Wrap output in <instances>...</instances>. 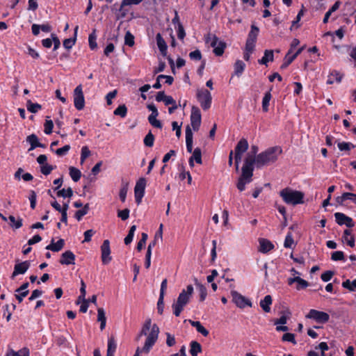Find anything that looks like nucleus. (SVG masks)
<instances>
[{
    "instance_id": "f257e3e1",
    "label": "nucleus",
    "mask_w": 356,
    "mask_h": 356,
    "mask_svg": "<svg viewBox=\"0 0 356 356\" xmlns=\"http://www.w3.org/2000/svg\"><path fill=\"white\" fill-rule=\"evenodd\" d=\"M257 155L254 156L248 153L244 160V163L241 168V175L238 177L236 187L240 191H243L245 189V184L252 181L254 164L257 165Z\"/></svg>"
},
{
    "instance_id": "f03ea898",
    "label": "nucleus",
    "mask_w": 356,
    "mask_h": 356,
    "mask_svg": "<svg viewBox=\"0 0 356 356\" xmlns=\"http://www.w3.org/2000/svg\"><path fill=\"white\" fill-rule=\"evenodd\" d=\"M282 153V149L279 146H275L268 148L264 152L257 154V168H260L262 166L275 163L278 156Z\"/></svg>"
},
{
    "instance_id": "7ed1b4c3",
    "label": "nucleus",
    "mask_w": 356,
    "mask_h": 356,
    "mask_svg": "<svg viewBox=\"0 0 356 356\" xmlns=\"http://www.w3.org/2000/svg\"><path fill=\"white\" fill-rule=\"evenodd\" d=\"M193 293V287L192 285H188L186 290L183 289L179 293L177 300L172 305L173 314L175 316H179L184 307L189 302Z\"/></svg>"
},
{
    "instance_id": "20e7f679",
    "label": "nucleus",
    "mask_w": 356,
    "mask_h": 356,
    "mask_svg": "<svg viewBox=\"0 0 356 356\" xmlns=\"http://www.w3.org/2000/svg\"><path fill=\"white\" fill-rule=\"evenodd\" d=\"M280 195L287 204L297 205L304 202L305 194L299 191L285 188L280 191Z\"/></svg>"
},
{
    "instance_id": "39448f33",
    "label": "nucleus",
    "mask_w": 356,
    "mask_h": 356,
    "mask_svg": "<svg viewBox=\"0 0 356 356\" xmlns=\"http://www.w3.org/2000/svg\"><path fill=\"white\" fill-rule=\"evenodd\" d=\"M159 333V327L156 324H153L151 332L149 334L147 338H146L145 344L143 348L138 347L136 350V353L134 356H139L140 353H144L145 354L149 353L151 348L155 344L158 339Z\"/></svg>"
},
{
    "instance_id": "423d86ee",
    "label": "nucleus",
    "mask_w": 356,
    "mask_h": 356,
    "mask_svg": "<svg viewBox=\"0 0 356 356\" xmlns=\"http://www.w3.org/2000/svg\"><path fill=\"white\" fill-rule=\"evenodd\" d=\"M211 41L210 44L213 47V52L217 56H221L224 54L225 49L227 47V44L224 41H220L219 38L216 35L209 34L206 38V42Z\"/></svg>"
},
{
    "instance_id": "0eeeda50",
    "label": "nucleus",
    "mask_w": 356,
    "mask_h": 356,
    "mask_svg": "<svg viewBox=\"0 0 356 356\" xmlns=\"http://www.w3.org/2000/svg\"><path fill=\"white\" fill-rule=\"evenodd\" d=\"M196 97L203 110L207 111L211 107L212 97L207 89H198Z\"/></svg>"
},
{
    "instance_id": "6e6552de",
    "label": "nucleus",
    "mask_w": 356,
    "mask_h": 356,
    "mask_svg": "<svg viewBox=\"0 0 356 356\" xmlns=\"http://www.w3.org/2000/svg\"><path fill=\"white\" fill-rule=\"evenodd\" d=\"M305 317L306 318L313 319L318 323H325L330 319V316L327 313L314 309H310Z\"/></svg>"
},
{
    "instance_id": "1a4fd4ad",
    "label": "nucleus",
    "mask_w": 356,
    "mask_h": 356,
    "mask_svg": "<svg viewBox=\"0 0 356 356\" xmlns=\"http://www.w3.org/2000/svg\"><path fill=\"white\" fill-rule=\"evenodd\" d=\"M74 104L75 108L81 111L84 108L85 99L82 90V86L80 84L74 90Z\"/></svg>"
},
{
    "instance_id": "9d476101",
    "label": "nucleus",
    "mask_w": 356,
    "mask_h": 356,
    "mask_svg": "<svg viewBox=\"0 0 356 356\" xmlns=\"http://www.w3.org/2000/svg\"><path fill=\"white\" fill-rule=\"evenodd\" d=\"M259 33V29L254 24L251 25L250 31L248 35V38L245 42V46L248 50H251L252 48L255 47V44L257 40V37Z\"/></svg>"
},
{
    "instance_id": "9b49d317",
    "label": "nucleus",
    "mask_w": 356,
    "mask_h": 356,
    "mask_svg": "<svg viewBox=\"0 0 356 356\" xmlns=\"http://www.w3.org/2000/svg\"><path fill=\"white\" fill-rule=\"evenodd\" d=\"M201 112L197 106H193L191 114V124L195 131H198L201 124Z\"/></svg>"
},
{
    "instance_id": "f8f14e48",
    "label": "nucleus",
    "mask_w": 356,
    "mask_h": 356,
    "mask_svg": "<svg viewBox=\"0 0 356 356\" xmlns=\"http://www.w3.org/2000/svg\"><path fill=\"white\" fill-rule=\"evenodd\" d=\"M145 186L146 180L143 177L140 178L136 182L134 188V194L137 204H140L141 202L142 198L145 194Z\"/></svg>"
},
{
    "instance_id": "ddd939ff",
    "label": "nucleus",
    "mask_w": 356,
    "mask_h": 356,
    "mask_svg": "<svg viewBox=\"0 0 356 356\" xmlns=\"http://www.w3.org/2000/svg\"><path fill=\"white\" fill-rule=\"evenodd\" d=\"M101 258L103 264L106 265L112 260L111 256L110 242L108 240H104L101 245Z\"/></svg>"
},
{
    "instance_id": "4468645a",
    "label": "nucleus",
    "mask_w": 356,
    "mask_h": 356,
    "mask_svg": "<svg viewBox=\"0 0 356 356\" xmlns=\"http://www.w3.org/2000/svg\"><path fill=\"white\" fill-rule=\"evenodd\" d=\"M233 302L240 308H244L246 305L251 306V302L246 299L244 296L241 295L237 291H233L231 292Z\"/></svg>"
},
{
    "instance_id": "2eb2a0df",
    "label": "nucleus",
    "mask_w": 356,
    "mask_h": 356,
    "mask_svg": "<svg viewBox=\"0 0 356 356\" xmlns=\"http://www.w3.org/2000/svg\"><path fill=\"white\" fill-rule=\"evenodd\" d=\"M334 217L337 223L339 225H346L348 227H353L354 226L353 219L343 213L337 212L334 213Z\"/></svg>"
},
{
    "instance_id": "dca6fc26",
    "label": "nucleus",
    "mask_w": 356,
    "mask_h": 356,
    "mask_svg": "<svg viewBox=\"0 0 356 356\" xmlns=\"http://www.w3.org/2000/svg\"><path fill=\"white\" fill-rule=\"evenodd\" d=\"M30 261H25L17 263L14 266V270L12 273L11 278L13 279L15 276L19 274H24L30 267Z\"/></svg>"
},
{
    "instance_id": "f3484780",
    "label": "nucleus",
    "mask_w": 356,
    "mask_h": 356,
    "mask_svg": "<svg viewBox=\"0 0 356 356\" xmlns=\"http://www.w3.org/2000/svg\"><path fill=\"white\" fill-rule=\"evenodd\" d=\"M75 255L74 254L70 251L67 250L64 252L61 256L60 259L59 260V262L62 265H71L75 264Z\"/></svg>"
},
{
    "instance_id": "a211bd4d",
    "label": "nucleus",
    "mask_w": 356,
    "mask_h": 356,
    "mask_svg": "<svg viewBox=\"0 0 356 356\" xmlns=\"http://www.w3.org/2000/svg\"><path fill=\"white\" fill-rule=\"evenodd\" d=\"M29 286V282H24L22 284L19 288L15 290V298L18 300L19 302H22L24 298H25L29 294V290L27 288Z\"/></svg>"
},
{
    "instance_id": "6ab92c4d",
    "label": "nucleus",
    "mask_w": 356,
    "mask_h": 356,
    "mask_svg": "<svg viewBox=\"0 0 356 356\" xmlns=\"http://www.w3.org/2000/svg\"><path fill=\"white\" fill-rule=\"evenodd\" d=\"M152 327H153V325H152V320L150 318L146 319L145 323L143 325V327H142L140 332L136 337V340L139 341L140 338L142 336H147V337L149 334L152 331Z\"/></svg>"
},
{
    "instance_id": "aec40b11",
    "label": "nucleus",
    "mask_w": 356,
    "mask_h": 356,
    "mask_svg": "<svg viewBox=\"0 0 356 356\" xmlns=\"http://www.w3.org/2000/svg\"><path fill=\"white\" fill-rule=\"evenodd\" d=\"M143 0H122L119 11L121 12L120 16L117 19L124 18L127 15V10H124V7L130 5H138Z\"/></svg>"
},
{
    "instance_id": "412c9836",
    "label": "nucleus",
    "mask_w": 356,
    "mask_h": 356,
    "mask_svg": "<svg viewBox=\"0 0 356 356\" xmlns=\"http://www.w3.org/2000/svg\"><path fill=\"white\" fill-rule=\"evenodd\" d=\"M259 251L262 253H267L274 248V245L268 239L259 238Z\"/></svg>"
},
{
    "instance_id": "4be33fe9",
    "label": "nucleus",
    "mask_w": 356,
    "mask_h": 356,
    "mask_svg": "<svg viewBox=\"0 0 356 356\" xmlns=\"http://www.w3.org/2000/svg\"><path fill=\"white\" fill-rule=\"evenodd\" d=\"M26 141L29 142L31 145V147L29 149V151L33 150L36 147H42V148L45 147V145L40 143L38 141V136L34 134H32L28 136L26 138Z\"/></svg>"
},
{
    "instance_id": "5701e85b",
    "label": "nucleus",
    "mask_w": 356,
    "mask_h": 356,
    "mask_svg": "<svg viewBox=\"0 0 356 356\" xmlns=\"http://www.w3.org/2000/svg\"><path fill=\"white\" fill-rule=\"evenodd\" d=\"M156 44H157L158 48L159 49L161 54L163 56H165L167 55L168 46L166 44L165 40L161 36V33H159L156 34Z\"/></svg>"
},
{
    "instance_id": "b1692460",
    "label": "nucleus",
    "mask_w": 356,
    "mask_h": 356,
    "mask_svg": "<svg viewBox=\"0 0 356 356\" xmlns=\"http://www.w3.org/2000/svg\"><path fill=\"white\" fill-rule=\"evenodd\" d=\"M186 149L189 153L193 152V132L189 125L186 128Z\"/></svg>"
},
{
    "instance_id": "393cba45",
    "label": "nucleus",
    "mask_w": 356,
    "mask_h": 356,
    "mask_svg": "<svg viewBox=\"0 0 356 356\" xmlns=\"http://www.w3.org/2000/svg\"><path fill=\"white\" fill-rule=\"evenodd\" d=\"M65 241L63 239L60 238L56 243H54V240L52 238L51 243L46 247V249L53 252H58L63 249Z\"/></svg>"
},
{
    "instance_id": "a878e982",
    "label": "nucleus",
    "mask_w": 356,
    "mask_h": 356,
    "mask_svg": "<svg viewBox=\"0 0 356 356\" xmlns=\"http://www.w3.org/2000/svg\"><path fill=\"white\" fill-rule=\"evenodd\" d=\"M272 302L273 299L271 296L266 295L264 298L260 301L259 305L265 312L268 313L270 312V305H272Z\"/></svg>"
},
{
    "instance_id": "bb28decb",
    "label": "nucleus",
    "mask_w": 356,
    "mask_h": 356,
    "mask_svg": "<svg viewBox=\"0 0 356 356\" xmlns=\"http://www.w3.org/2000/svg\"><path fill=\"white\" fill-rule=\"evenodd\" d=\"M248 140L245 138H241L237 143L235 147V153H238L243 154L248 149Z\"/></svg>"
},
{
    "instance_id": "cd10ccee",
    "label": "nucleus",
    "mask_w": 356,
    "mask_h": 356,
    "mask_svg": "<svg viewBox=\"0 0 356 356\" xmlns=\"http://www.w3.org/2000/svg\"><path fill=\"white\" fill-rule=\"evenodd\" d=\"M274 54L273 50H265L264 55L261 59L259 60L258 62L261 65H267L269 61H273Z\"/></svg>"
},
{
    "instance_id": "c85d7f7f",
    "label": "nucleus",
    "mask_w": 356,
    "mask_h": 356,
    "mask_svg": "<svg viewBox=\"0 0 356 356\" xmlns=\"http://www.w3.org/2000/svg\"><path fill=\"white\" fill-rule=\"evenodd\" d=\"M163 79H166V83L168 85H171L174 81V79L171 76L160 74L157 76L156 83L153 85V88L155 89H159L161 87V84L160 83V80Z\"/></svg>"
},
{
    "instance_id": "c756f323",
    "label": "nucleus",
    "mask_w": 356,
    "mask_h": 356,
    "mask_svg": "<svg viewBox=\"0 0 356 356\" xmlns=\"http://www.w3.org/2000/svg\"><path fill=\"white\" fill-rule=\"evenodd\" d=\"M342 238L350 247L353 248L355 246V237L351 235V230L345 229Z\"/></svg>"
},
{
    "instance_id": "7c9ffc66",
    "label": "nucleus",
    "mask_w": 356,
    "mask_h": 356,
    "mask_svg": "<svg viewBox=\"0 0 356 356\" xmlns=\"http://www.w3.org/2000/svg\"><path fill=\"white\" fill-rule=\"evenodd\" d=\"M97 321L100 322L101 330H103L106 327V317L105 315V312L102 307L97 309Z\"/></svg>"
},
{
    "instance_id": "2f4dec72",
    "label": "nucleus",
    "mask_w": 356,
    "mask_h": 356,
    "mask_svg": "<svg viewBox=\"0 0 356 356\" xmlns=\"http://www.w3.org/2000/svg\"><path fill=\"white\" fill-rule=\"evenodd\" d=\"M189 323L193 327H195L197 331L201 333L204 337H207L209 335V331L200 323V321L189 320Z\"/></svg>"
},
{
    "instance_id": "473e14b6",
    "label": "nucleus",
    "mask_w": 356,
    "mask_h": 356,
    "mask_svg": "<svg viewBox=\"0 0 356 356\" xmlns=\"http://www.w3.org/2000/svg\"><path fill=\"white\" fill-rule=\"evenodd\" d=\"M190 353L192 356H197L199 353L202 352V346L200 343L193 341L190 343Z\"/></svg>"
},
{
    "instance_id": "72a5a7b5",
    "label": "nucleus",
    "mask_w": 356,
    "mask_h": 356,
    "mask_svg": "<svg viewBox=\"0 0 356 356\" xmlns=\"http://www.w3.org/2000/svg\"><path fill=\"white\" fill-rule=\"evenodd\" d=\"M332 76L335 77V80L337 83H340L343 78V74L338 71H332L328 76V79L327 81V84H332L334 83V79H332Z\"/></svg>"
},
{
    "instance_id": "f704fd0d",
    "label": "nucleus",
    "mask_w": 356,
    "mask_h": 356,
    "mask_svg": "<svg viewBox=\"0 0 356 356\" xmlns=\"http://www.w3.org/2000/svg\"><path fill=\"white\" fill-rule=\"evenodd\" d=\"M69 171L70 175L74 181L76 182L80 179L81 177V172L79 169H77L75 167L71 166L69 168Z\"/></svg>"
},
{
    "instance_id": "c9c22d12",
    "label": "nucleus",
    "mask_w": 356,
    "mask_h": 356,
    "mask_svg": "<svg viewBox=\"0 0 356 356\" xmlns=\"http://www.w3.org/2000/svg\"><path fill=\"white\" fill-rule=\"evenodd\" d=\"M163 224H161L159 226V230L157 231V232L156 233V234L154 236V241H152L149 244V245H151V249L156 245V242L159 240L162 241V240H163Z\"/></svg>"
},
{
    "instance_id": "e433bc0d",
    "label": "nucleus",
    "mask_w": 356,
    "mask_h": 356,
    "mask_svg": "<svg viewBox=\"0 0 356 356\" xmlns=\"http://www.w3.org/2000/svg\"><path fill=\"white\" fill-rule=\"evenodd\" d=\"M27 110L32 113H35L42 108V106L38 103H33L30 99L26 102Z\"/></svg>"
},
{
    "instance_id": "4c0bfd02",
    "label": "nucleus",
    "mask_w": 356,
    "mask_h": 356,
    "mask_svg": "<svg viewBox=\"0 0 356 356\" xmlns=\"http://www.w3.org/2000/svg\"><path fill=\"white\" fill-rule=\"evenodd\" d=\"M272 95L270 91H268L265 93L264 97L262 99V109L263 111L267 112L268 111L269 102L271 99Z\"/></svg>"
},
{
    "instance_id": "58836bf2",
    "label": "nucleus",
    "mask_w": 356,
    "mask_h": 356,
    "mask_svg": "<svg viewBox=\"0 0 356 356\" xmlns=\"http://www.w3.org/2000/svg\"><path fill=\"white\" fill-rule=\"evenodd\" d=\"M245 63L240 60H236L234 64V74L239 76L242 74L245 69Z\"/></svg>"
},
{
    "instance_id": "ea45409f",
    "label": "nucleus",
    "mask_w": 356,
    "mask_h": 356,
    "mask_svg": "<svg viewBox=\"0 0 356 356\" xmlns=\"http://www.w3.org/2000/svg\"><path fill=\"white\" fill-rule=\"evenodd\" d=\"M195 283L200 292V301L203 302L207 296V290L203 284L197 282V279H195Z\"/></svg>"
},
{
    "instance_id": "a19ab883",
    "label": "nucleus",
    "mask_w": 356,
    "mask_h": 356,
    "mask_svg": "<svg viewBox=\"0 0 356 356\" xmlns=\"http://www.w3.org/2000/svg\"><path fill=\"white\" fill-rule=\"evenodd\" d=\"M6 356H30L29 350L27 348H23L18 351L11 350Z\"/></svg>"
},
{
    "instance_id": "79ce46f5",
    "label": "nucleus",
    "mask_w": 356,
    "mask_h": 356,
    "mask_svg": "<svg viewBox=\"0 0 356 356\" xmlns=\"http://www.w3.org/2000/svg\"><path fill=\"white\" fill-rule=\"evenodd\" d=\"M10 220V226L15 229H19L22 226V219L19 218L17 220L15 219V216H10L8 217Z\"/></svg>"
},
{
    "instance_id": "37998d69",
    "label": "nucleus",
    "mask_w": 356,
    "mask_h": 356,
    "mask_svg": "<svg viewBox=\"0 0 356 356\" xmlns=\"http://www.w3.org/2000/svg\"><path fill=\"white\" fill-rule=\"evenodd\" d=\"M117 348V345L114 339V337H111L108 341V348L107 353L113 354L115 353Z\"/></svg>"
},
{
    "instance_id": "c03bdc74",
    "label": "nucleus",
    "mask_w": 356,
    "mask_h": 356,
    "mask_svg": "<svg viewBox=\"0 0 356 356\" xmlns=\"http://www.w3.org/2000/svg\"><path fill=\"white\" fill-rule=\"evenodd\" d=\"M190 158L195 160L197 163L202 164V160L201 149L200 147H196L193 152V155Z\"/></svg>"
},
{
    "instance_id": "a18cd8bd",
    "label": "nucleus",
    "mask_w": 356,
    "mask_h": 356,
    "mask_svg": "<svg viewBox=\"0 0 356 356\" xmlns=\"http://www.w3.org/2000/svg\"><path fill=\"white\" fill-rule=\"evenodd\" d=\"M114 115L124 118L127 113V108L125 104L120 105L113 112Z\"/></svg>"
},
{
    "instance_id": "49530a36",
    "label": "nucleus",
    "mask_w": 356,
    "mask_h": 356,
    "mask_svg": "<svg viewBox=\"0 0 356 356\" xmlns=\"http://www.w3.org/2000/svg\"><path fill=\"white\" fill-rule=\"evenodd\" d=\"M154 142V136L152 134V131H149V133L145 136L144 138V144L145 146L148 147H151L153 146Z\"/></svg>"
},
{
    "instance_id": "de8ad7c7",
    "label": "nucleus",
    "mask_w": 356,
    "mask_h": 356,
    "mask_svg": "<svg viewBox=\"0 0 356 356\" xmlns=\"http://www.w3.org/2000/svg\"><path fill=\"white\" fill-rule=\"evenodd\" d=\"M356 147L355 145L351 143L347 142H341L338 143V147L340 151H350L351 148H355Z\"/></svg>"
},
{
    "instance_id": "09e8293b",
    "label": "nucleus",
    "mask_w": 356,
    "mask_h": 356,
    "mask_svg": "<svg viewBox=\"0 0 356 356\" xmlns=\"http://www.w3.org/2000/svg\"><path fill=\"white\" fill-rule=\"evenodd\" d=\"M73 195V191L72 188L69 187L67 189L63 188L57 192V196L63 197H71Z\"/></svg>"
},
{
    "instance_id": "8fccbe9b",
    "label": "nucleus",
    "mask_w": 356,
    "mask_h": 356,
    "mask_svg": "<svg viewBox=\"0 0 356 356\" xmlns=\"http://www.w3.org/2000/svg\"><path fill=\"white\" fill-rule=\"evenodd\" d=\"M136 229V225H132L131 227H130V229L129 231V233L127 234V236L124 238V243L126 245H129L131 243L132 240H133V238H134V232Z\"/></svg>"
},
{
    "instance_id": "3c124183",
    "label": "nucleus",
    "mask_w": 356,
    "mask_h": 356,
    "mask_svg": "<svg viewBox=\"0 0 356 356\" xmlns=\"http://www.w3.org/2000/svg\"><path fill=\"white\" fill-rule=\"evenodd\" d=\"M157 116L158 115H149L148 121L150 123V124L154 127L161 129L162 124L159 120H156Z\"/></svg>"
},
{
    "instance_id": "603ef678",
    "label": "nucleus",
    "mask_w": 356,
    "mask_h": 356,
    "mask_svg": "<svg viewBox=\"0 0 356 356\" xmlns=\"http://www.w3.org/2000/svg\"><path fill=\"white\" fill-rule=\"evenodd\" d=\"M134 43V36L129 31H127L124 36V44L129 47H133Z\"/></svg>"
},
{
    "instance_id": "864d4df0",
    "label": "nucleus",
    "mask_w": 356,
    "mask_h": 356,
    "mask_svg": "<svg viewBox=\"0 0 356 356\" xmlns=\"http://www.w3.org/2000/svg\"><path fill=\"white\" fill-rule=\"evenodd\" d=\"M91 152L87 146H83L81 148V163H83L86 159L90 156Z\"/></svg>"
},
{
    "instance_id": "5fc2aeb1",
    "label": "nucleus",
    "mask_w": 356,
    "mask_h": 356,
    "mask_svg": "<svg viewBox=\"0 0 356 356\" xmlns=\"http://www.w3.org/2000/svg\"><path fill=\"white\" fill-rule=\"evenodd\" d=\"M88 42H89L90 48L92 50L97 48V44L96 42L95 30H94L93 32L90 34L89 38H88Z\"/></svg>"
},
{
    "instance_id": "6e6d98bb",
    "label": "nucleus",
    "mask_w": 356,
    "mask_h": 356,
    "mask_svg": "<svg viewBox=\"0 0 356 356\" xmlns=\"http://www.w3.org/2000/svg\"><path fill=\"white\" fill-rule=\"evenodd\" d=\"M293 245H294V240L292 234L289 233L285 238L284 246L286 248H292Z\"/></svg>"
},
{
    "instance_id": "4d7b16f0",
    "label": "nucleus",
    "mask_w": 356,
    "mask_h": 356,
    "mask_svg": "<svg viewBox=\"0 0 356 356\" xmlns=\"http://www.w3.org/2000/svg\"><path fill=\"white\" fill-rule=\"evenodd\" d=\"M128 185H129L128 183H125L122 186V188H120V191L119 196H120V200L122 202H125V200H126L127 193L128 191Z\"/></svg>"
},
{
    "instance_id": "13d9d810",
    "label": "nucleus",
    "mask_w": 356,
    "mask_h": 356,
    "mask_svg": "<svg viewBox=\"0 0 356 356\" xmlns=\"http://www.w3.org/2000/svg\"><path fill=\"white\" fill-rule=\"evenodd\" d=\"M54 168L52 165H49L48 163H45L44 165H41L40 172L44 175H48L51 172Z\"/></svg>"
},
{
    "instance_id": "bf43d9fd",
    "label": "nucleus",
    "mask_w": 356,
    "mask_h": 356,
    "mask_svg": "<svg viewBox=\"0 0 356 356\" xmlns=\"http://www.w3.org/2000/svg\"><path fill=\"white\" fill-rule=\"evenodd\" d=\"M331 259L333 261L344 260V254L342 251H336L332 253Z\"/></svg>"
},
{
    "instance_id": "052dcab7",
    "label": "nucleus",
    "mask_w": 356,
    "mask_h": 356,
    "mask_svg": "<svg viewBox=\"0 0 356 356\" xmlns=\"http://www.w3.org/2000/svg\"><path fill=\"white\" fill-rule=\"evenodd\" d=\"M53 127H54L53 121L51 120H46L45 123H44V133L46 134H51Z\"/></svg>"
},
{
    "instance_id": "680f3d73",
    "label": "nucleus",
    "mask_w": 356,
    "mask_h": 356,
    "mask_svg": "<svg viewBox=\"0 0 356 356\" xmlns=\"http://www.w3.org/2000/svg\"><path fill=\"white\" fill-rule=\"evenodd\" d=\"M282 339L284 341H289V342H291L293 344H296V341L295 339V335L292 333L284 334Z\"/></svg>"
},
{
    "instance_id": "e2e57ef3",
    "label": "nucleus",
    "mask_w": 356,
    "mask_h": 356,
    "mask_svg": "<svg viewBox=\"0 0 356 356\" xmlns=\"http://www.w3.org/2000/svg\"><path fill=\"white\" fill-rule=\"evenodd\" d=\"M298 286H296L297 290H300L307 288L309 286V283L307 281L302 279L299 276H298L297 280Z\"/></svg>"
},
{
    "instance_id": "0e129e2a",
    "label": "nucleus",
    "mask_w": 356,
    "mask_h": 356,
    "mask_svg": "<svg viewBox=\"0 0 356 356\" xmlns=\"http://www.w3.org/2000/svg\"><path fill=\"white\" fill-rule=\"evenodd\" d=\"M129 209H124L123 210H120L118 212V216L122 219V220H126L129 217Z\"/></svg>"
},
{
    "instance_id": "69168bd1",
    "label": "nucleus",
    "mask_w": 356,
    "mask_h": 356,
    "mask_svg": "<svg viewBox=\"0 0 356 356\" xmlns=\"http://www.w3.org/2000/svg\"><path fill=\"white\" fill-rule=\"evenodd\" d=\"M165 335H166V337H167V339H166V344H167V346L168 347H172V346H175V343H176V340H175V336L172 335L169 332H166Z\"/></svg>"
},
{
    "instance_id": "338daca9",
    "label": "nucleus",
    "mask_w": 356,
    "mask_h": 356,
    "mask_svg": "<svg viewBox=\"0 0 356 356\" xmlns=\"http://www.w3.org/2000/svg\"><path fill=\"white\" fill-rule=\"evenodd\" d=\"M70 149V145H66L65 146H63V147L61 148H58L57 149L56 151H55V153L59 156H64L65 154H66L68 151Z\"/></svg>"
},
{
    "instance_id": "774afa93",
    "label": "nucleus",
    "mask_w": 356,
    "mask_h": 356,
    "mask_svg": "<svg viewBox=\"0 0 356 356\" xmlns=\"http://www.w3.org/2000/svg\"><path fill=\"white\" fill-rule=\"evenodd\" d=\"M334 274V271L327 270L321 274V278L323 282H328L332 279Z\"/></svg>"
}]
</instances>
